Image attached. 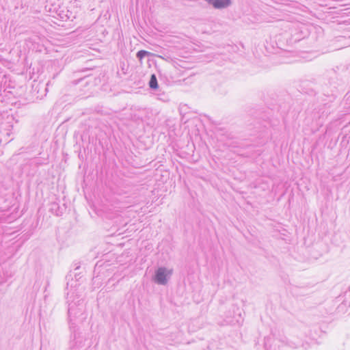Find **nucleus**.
<instances>
[{
    "instance_id": "obj_4",
    "label": "nucleus",
    "mask_w": 350,
    "mask_h": 350,
    "mask_svg": "<svg viewBox=\"0 0 350 350\" xmlns=\"http://www.w3.org/2000/svg\"><path fill=\"white\" fill-rule=\"evenodd\" d=\"M71 332L74 334V338L70 341V350H83L85 340L83 338L77 336L75 332Z\"/></svg>"
},
{
    "instance_id": "obj_6",
    "label": "nucleus",
    "mask_w": 350,
    "mask_h": 350,
    "mask_svg": "<svg viewBox=\"0 0 350 350\" xmlns=\"http://www.w3.org/2000/svg\"><path fill=\"white\" fill-rule=\"evenodd\" d=\"M70 286V283H68L67 284V289H68V287ZM70 286L72 287V283L70 284ZM68 293H67V299H68V304L71 302V300L74 299L75 300V296H77V294H75V290H72V289H70V290H68Z\"/></svg>"
},
{
    "instance_id": "obj_9",
    "label": "nucleus",
    "mask_w": 350,
    "mask_h": 350,
    "mask_svg": "<svg viewBox=\"0 0 350 350\" xmlns=\"http://www.w3.org/2000/svg\"><path fill=\"white\" fill-rule=\"evenodd\" d=\"M291 346L292 347H296L294 344L291 345Z\"/></svg>"
},
{
    "instance_id": "obj_1",
    "label": "nucleus",
    "mask_w": 350,
    "mask_h": 350,
    "mask_svg": "<svg viewBox=\"0 0 350 350\" xmlns=\"http://www.w3.org/2000/svg\"><path fill=\"white\" fill-rule=\"evenodd\" d=\"M84 305L83 299H79L77 302L74 301V299L71 300V302L68 304V318H69V326L71 331L76 332L75 323L73 322L77 319H79L80 321H83L86 316L84 314Z\"/></svg>"
},
{
    "instance_id": "obj_5",
    "label": "nucleus",
    "mask_w": 350,
    "mask_h": 350,
    "mask_svg": "<svg viewBox=\"0 0 350 350\" xmlns=\"http://www.w3.org/2000/svg\"><path fill=\"white\" fill-rule=\"evenodd\" d=\"M215 9L226 8L231 5L230 0H206Z\"/></svg>"
},
{
    "instance_id": "obj_8",
    "label": "nucleus",
    "mask_w": 350,
    "mask_h": 350,
    "mask_svg": "<svg viewBox=\"0 0 350 350\" xmlns=\"http://www.w3.org/2000/svg\"><path fill=\"white\" fill-rule=\"evenodd\" d=\"M149 86L152 89H156L158 87L157 83V79L154 75H151L150 81H149Z\"/></svg>"
},
{
    "instance_id": "obj_3",
    "label": "nucleus",
    "mask_w": 350,
    "mask_h": 350,
    "mask_svg": "<svg viewBox=\"0 0 350 350\" xmlns=\"http://www.w3.org/2000/svg\"><path fill=\"white\" fill-rule=\"evenodd\" d=\"M172 273V271L171 269L161 267L156 270L153 280L158 284L165 285Z\"/></svg>"
},
{
    "instance_id": "obj_7",
    "label": "nucleus",
    "mask_w": 350,
    "mask_h": 350,
    "mask_svg": "<svg viewBox=\"0 0 350 350\" xmlns=\"http://www.w3.org/2000/svg\"><path fill=\"white\" fill-rule=\"evenodd\" d=\"M151 53L150 52H148L147 51H144V50H141V51H139L137 53V57L139 59V61H142V59L143 58H144L146 56H150L151 55Z\"/></svg>"
},
{
    "instance_id": "obj_2",
    "label": "nucleus",
    "mask_w": 350,
    "mask_h": 350,
    "mask_svg": "<svg viewBox=\"0 0 350 350\" xmlns=\"http://www.w3.org/2000/svg\"><path fill=\"white\" fill-rule=\"evenodd\" d=\"M45 9L49 12L51 16L62 21H72L75 18L72 11L69 10L66 6L61 5L59 3L47 4Z\"/></svg>"
}]
</instances>
